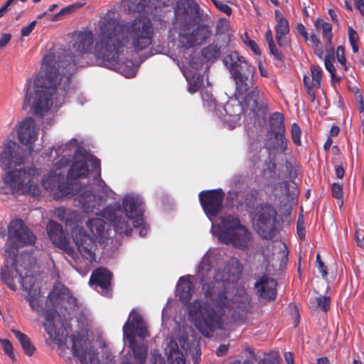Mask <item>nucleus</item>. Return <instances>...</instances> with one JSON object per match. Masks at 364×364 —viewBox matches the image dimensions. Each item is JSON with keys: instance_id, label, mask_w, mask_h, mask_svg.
I'll use <instances>...</instances> for the list:
<instances>
[{"instance_id": "f257e3e1", "label": "nucleus", "mask_w": 364, "mask_h": 364, "mask_svg": "<svg viewBox=\"0 0 364 364\" xmlns=\"http://www.w3.org/2000/svg\"><path fill=\"white\" fill-rule=\"evenodd\" d=\"M154 28L149 18H136L120 21L106 16L100 22L99 32L94 46L98 64L116 70L127 77L135 75L132 61H122L120 55L128 49L139 53L153 43Z\"/></svg>"}, {"instance_id": "f03ea898", "label": "nucleus", "mask_w": 364, "mask_h": 364, "mask_svg": "<svg viewBox=\"0 0 364 364\" xmlns=\"http://www.w3.org/2000/svg\"><path fill=\"white\" fill-rule=\"evenodd\" d=\"M93 43L91 31L80 32L73 45L77 55L66 53L59 56L57 61L51 55H45L41 71L34 80V93H28V85L23 107L31 106L36 115L43 117L50 109L53 101L56 107L60 106L64 102L73 74L77 67L84 65L80 60L84 54L91 52Z\"/></svg>"}, {"instance_id": "7ed1b4c3", "label": "nucleus", "mask_w": 364, "mask_h": 364, "mask_svg": "<svg viewBox=\"0 0 364 364\" xmlns=\"http://www.w3.org/2000/svg\"><path fill=\"white\" fill-rule=\"evenodd\" d=\"M202 291L205 301L195 300L188 306V318L196 328L205 338L213 336L225 323L236 321L251 308V298L240 289L228 299L227 282L214 278L209 282L201 279Z\"/></svg>"}, {"instance_id": "20e7f679", "label": "nucleus", "mask_w": 364, "mask_h": 364, "mask_svg": "<svg viewBox=\"0 0 364 364\" xmlns=\"http://www.w3.org/2000/svg\"><path fill=\"white\" fill-rule=\"evenodd\" d=\"M169 33H176L179 46L190 49L205 43L211 36L209 26L200 23L202 14L195 0H178Z\"/></svg>"}, {"instance_id": "39448f33", "label": "nucleus", "mask_w": 364, "mask_h": 364, "mask_svg": "<svg viewBox=\"0 0 364 364\" xmlns=\"http://www.w3.org/2000/svg\"><path fill=\"white\" fill-rule=\"evenodd\" d=\"M72 152H73V161L67 174V182L73 184L74 188L77 189L78 192L87 191L94 194L88 186H79L78 183L75 181L79 178L86 177L89 173L87 163L90 162L91 165L93 164L94 159H98L84 148L79 146L77 139H73L69 142L58 146L55 149V153L58 156L63 155L60 161L56 163V168L67 166L70 163Z\"/></svg>"}, {"instance_id": "423d86ee", "label": "nucleus", "mask_w": 364, "mask_h": 364, "mask_svg": "<svg viewBox=\"0 0 364 364\" xmlns=\"http://www.w3.org/2000/svg\"><path fill=\"white\" fill-rule=\"evenodd\" d=\"M42 185L45 189L53 191L58 190L63 196H75V201L77 206L85 213H93L100 210L104 198L87 191L78 192L74 188L73 184L65 181L63 176L50 172L42 179Z\"/></svg>"}, {"instance_id": "0eeeda50", "label": "nucleus", "mask_w": 364, "mask_h": 364, "mask_svg": "<svg viewBox=\"0 0 364 364\" xmlns=\"http://www.w3.org/2000/svg\"><path fill=\"white\" fill-rule=\"evenodd\" d=\"M123 335L129 341V347L133 353V360L128 358L127 359L134 364H145L148 355V346L146 343H137L136 337L144 339L149 337L150 334L142 316L134 309L131 311L128 320L123 326Z\"/></svg>"}, {"instance_id": "6e6552de", "label": "nucleus", "mask_w": 364, "mask_h": 364, "mask_svg": "<svg viewBox=\"0 0 364 364\" xmlns=\"http://www.w3.org/2000/svg\"><path fill=\"white\" fill-rule=\"evenodd\" d=\"M218 230L215 235L221 242L232 245L240 250L247 249L252 241L251 232L236 215L222 217Z\"/></svg>"}, {"instance_id": "1a4fd4ad", "label": "nucleus", "mask_w": 364, "mask_h": 364, "mask_svg": "<svg viewBox=\"0 0 364 364\" xmlns=\"http://www.w3.org/2000/svg\"><path fill=\"white\" fill-rule=\"evenodd\" d=\"M278 213L274 205L262 203L250 212V217L255 230L266 240H272L277 230Z\"/></svg>"}, {"instance_id": "9d476101", "label": "nucleus", "mask_w": 364, "mask_h": 364, "mask_svg": "<svg viewBox=\"0 0 364 364\" xmlns=\"http://www.w3.org/2000/svg\"><path fill=\"white\" fill-rule=\"evenodd\" d=\"M8 230L9 237L14 240L6 245L4 256L6 260L9 259L16 264L20 245H32L36 242V237L21 219L11 220Z\"/></svg>"}, {"instance_id": "9b49d317", "label": "nucleus", "mask_w": 364, "mask_h": 364, "mask_svg": "<svg viewBox=\"0 0 364 364\" xmlns=\"http://www.w3.org/2000/svg\"><path fill=\"white\" fill-rule=\"evenodd\" d=\"M242 108L245 112H250L254 117L255 124L262 127L266 122L268 114L267 100L263 92L257 87L253 88L244 97Z\"/></svg>"}, {"instance_id": "f8f14e48", "label": "nucleus", "mask_w": 364, "mask_h": 364, "mask_svg": "<svg viewBox=\"0 0 364 364\" xmlns=\"http://www.w3.org/2000/svg\"><path fill=\"white\" fill-rule=\"evenodd\" d=\"M33 172L31 168L8 171L2 180L13 191L29 193L37 188L33 181Z\"/></svg>"}, {"instance_id": "ddd939ff", "label": "nucleus", "mask_w": 364, "mask_h": 364, "mask_svg": "<svg viewBox=\"0 0 364 364\" xmlns=\"http://www.w3.org/2000/svg\"><path fill=\"white\" fill-rule=\"evenodd\" d=\"M225 193L222 189L203 191L199 195V200L206 215L215 218L221 211Z\"/></svg>"}, {"instance_id": "4468645a", "label": "nucleus", "mask_w": 364, "mask_h": 364, "mask_svg": "<svg viewBox=\"0 0 364 364\" xmlns=\"http://www.w3.org/2000/svg\"><path fill=\"white\" fill-rule=\"evenodd\" d=\"M102 215L109 220L114 225L115 231L119 234L131 235L133 228L132 218L120 210V205H117L114 209L107 206L102 210Z\"/></svg>"}, {"instance_id": "2eb2a0df", "label": "nucleus", "mask_w": 364, "mask_h": 364, "mask_svg": "<svg viewBox=\"0 0 364 364\" xmlns=\"http://www.w3.org/2000/svg\"><path fill=\"white\" fill-rule=\"evenodd\" d=\"M72 237L82 258L89 262H92L95 259L96 242L82 228L73 230Z\"/></svg>"}, {"instance_id": "dca6fc26", "label": "nucleus", "mask_w": 364, "mask_h": 364, "mask_svg": "<svg viewBox=\"0 0 364 364\" xmlns=\"http://www.w3.org/2000/svg\"><path fill=\"white\" fill-rule=\"evenodd\" d=\"M24 162L21 147L14 141L9 140L4 144L0 151V167L6 171L13 166L21 165Z\"/></svg>"}, {"instance_id": "f3484780", "label": "nucleus", "mask_w": 364, "mask_h": 364, "mask_svg": "<svg viewBox=\"0 0 364 364\" xmlns=\"http://www.w3.org/2000/svg\"><path fill=\"white\" fill-rule=\"evenodd\" d=\"M223 63L229 69L231 75H245L247 71L250 75L255 74V67L237 51L230 52L223 59Z\"/></svg>"}, {"instance_id": "a211bd4d", "label": "nucleus", "mask_w": 364, "mask_h": 364, "mask_svg": "<svg viewBox=\"0 0 364 364\" xmlns=\"http://www.w3.org/2000/svg\"><path fill=\"white\" fill-rule=\"evenodd\" d=\"M50 300L54 305L62 306L65 309L75 310L79 308L78 300L70 290L64 285L55 287L49 294Z\"/></svg>"}, {"instance_id": "6ab92c4d", "label": "nucleus", "mask_w": 364, "mask_h": 364, "mask_svg": "<svg viewBox=\"0 0 364 364\" xmlns=\"http://www.w3.org/2000/svg\"><path fill=\"white\" fill-rule=\"evenodd\" d=\"M141 206L142 200L137 196H126L123 198L122 207L125 210L124 213L132 218L134 228L143 224L144 210Z\"/></svg>"}, {"instance_id": "aec40b11", "label": "nucleus", "mask_w": 364, "mask_h": 364, "mask_svg": "<svg viewBox=\"0 0 364 364\" xmlns=\"http://www.w3.org/2000/svg\"><path fill=\"white\" fill-rule=\"evenodd\" d=\"M113 274L108 269L102 267L95 269L91 274L89 284L100 287L102 294L110 297L112 296L111 281Z\"/></svg>"}, {"instance_id": "412c9836", "label": "nucleus", "mask_w": 364, "mask_h": 364, "mask_svg": "<svg viewBox=\"0 0 364 364\" xmlns=\"http://www.w3.org/2000/svg\"><path fill=\"white\" fill-rule=\"evenodd\" d=\"M277 284L275 279L263 275L255 283L254 289L259 298L272 301L277 296Z\"/></svg>"}, {"instance_id": "4be33fe9", "label": "nucleus", "mask_w": 364, "mask_h": 364, "mask_svg": "<svg viewBox=\"0 0 364 364\" xmlns=\"http://www.w3.org/2000/svg\"><path fill=\"white\" fill-rule=\"evenodd\" d=\"M18 136L21 144L31 148L37 138L36 124L33 118L26 117L20 123Z\"/></svg>"}, {"instance_id": "5701e85b", "label": "nucleus", "mask_w": 364, "mask_h": 364, "mask_svg": "<svg viewBox=\"0 0 364 364\" xmlns=\"http://www.w3.org/2000/svg\"><path fill=\"white\" fill-rule=\"evenodd\" d=\"M289 141L286 137V133H273L264 144V148L269 154L278 152L285 154L288 149Z\"/></svg>"}, {"instance_id": "b1692460", "label": "nucleus", "mask_w": 364, "mask_h": 364, "mask_svg": "<svg viewBox=\"0 0 364 364\" xmlns=\"http://www.w3.org/2000/svg\"><path fill=\"white\" fill-rule=\"evenodd\" d=\"M274 15L277 21L275 26L277 43L280 47H284L287 44L284 36L290 31L289 21L278 9L275 10Z\"/></svg>"}, {"instance_id": "393cba45", "label": "nucleus", "mask_w": 364, "mask_h": 364, "mask_svg": "<svg viewBox=\"0 0 364 364\" xmlns=\"http://www.w3.org/2000/svg\"><path fill=\"white\" fill-rule=\"evenodd\" d=\"M73 353L82 364H98L99 360L95 350L91 348H84L82 343L74 341L73 343Z\"/></svg>"}, {"instance_id": "a878e982", "label": "nucleus", "mask_w": 364, "mask_h": 364, "mask_svg": "<svg viewBox=\"0 0 364 364\" xmlns=\"http://www.w3.org/2000/svg\"><path fill=\"white\" fill-rule=\"evenodd\" d=\"M56 315L57 312L55 310H46L44 313L45 322L43 323V326L49 338L56 343L60 344L62 343V338H59L57 334V328L55 323Z\"/></svg>"}, {"instance_id": "bb28decb", "label": "nucleus", "mask_w": 364, "mask_h": 364, "mask_svg": "<svg viewBox=\"0 0 364 364\" xmlns=\"http://www.w3.org/2000/svg\"><path fill=\"white\" fill-rule=\"evenodd\" d=\"M47 232L50 240L55 246H66L67 237L60 224L53 220L49 221L47 225Z\"/></svg>"}, {"instance_id": "cd10ccee", "label": "nucleus", "mask_w": 364, "mask_h": 364, "mask_svg": "<svg viewBox=\"0 0 364 364\" xmlns=\"http://www.w3.org/2000/svg\"><path fill=\"white\" fill-rule=\"evenodd\" d=\"M194 285L190 279L181 277L176 285V296L183 304L189 303L192 298Z\"/></svg>"}, {"instance_id": "c85d7f7f", "label": "nucleus", "mask_w": 364, "mask_h": 364, "mask_svg": "<svg viewBox=\"0 0 364 364\" xmlns=\"http://www.w3.org/2000/svg\"><path fill=\"white\" fill-rule=\"evenodd\" d=\"M14 272L18 273L16 264L14 262H9L6 260L0 269V279L2 283L6 284L11 290L16 291V285L14 283Z\"/></svg>"}, {"instance_id": "c756f323", "label": "nucleus", "mask_w": 364, "mask_h": 364, "mask_svg": "<svg viewBox=\"0 0 364 364\" xmlns=\"http://www.w3.org/2000/svg\"><path fill=\"white\" fill-rule=\"evenodd\" d=\"M236 86L235 95H242L254 85V75L247 71L245 75H232Z\"/></svg>"}, {"instance_id": "7c9ffc66", "label": "nucleus", "mask_w": 364, "mask_h": 364, "mask_svg": "<svg viewBox=\"0 0 364 364\" xmlns=\"http://www.w3.org/2000/svg\"><path fill=\"white\" fill-rule=\"evenodd\" d=\"M58 217L67 226L77 224L80 220V214L70 208H60L57 210Z\"/></svg>"}, {"instance_id": "2f4dec72", "label": "nucleus", "mask_w": 364, "mask_h": 364, "mask_svg": "<svg viewBox=\"0 0 364 364\" xmlns=\"http://www.w3.org/2000/svg\"><path fill=\"white\" fill-rule=\"evenodd\" d=\"M13 334L15 336L27 356H32L36 350V348L31 342V338L25 333L18 330H12Z\"/></svg>"}, {"instance_id": "473e14b6", "label": "nucleus", "mask_w": 364, "mask_h": 364, "mask_svg": "<svg viewBox=\"0 0 364 364\" xmlns=\"http://www.w3.org/2000/svg\"><path fill=\"white\" fill-rule=\"evenodd\" d=\"M270 132L273 133H286L284 114L275 112L269 117Z\"/></svg>"}, {"instance_id": "72a5a7b5", "label": "nucleus", "mask_w": 364, "mask_h": 364, "mask_svg": "<svg viewBox=\"0 0 364 364\" xmlns=\"http://www.w3.org/2000/svg\"><path fill=\"white\" fill-rule=\"evenodd\" d=\"M86 225L96 237H105L106 223L103 219L98 218L89 219Z\"/></svg>"}, {"instance_id": "f704fd0d", "label": "nucleus", "mask_w": 364, "mask_h": 364, "mask_svg": "<svg viewBox=\"0 0 364 364\" xmlns=\"http://www.w3.org/2000/svg\"><path fill=\"white\" fill-rule=\"evenodd\" d=\"M203 105L208 108L210 112H213L216 115H218V112L225 109L224 107L218 104L216 100L213 97V95L207 91L201 93Z\"/></svg>"}, {"instance_id": "c9c22d12", "label": "nucleus", "mask_w": 364, "mask_h": 364, "mask_svg": "<svg viewBox=\"0 0 364 364\" xmlns=\"http://www.w3.org/2000/svg\"><path fill=\"white\" fill-rule=\"evenodd\" d=\"M261 147L257 144H252L247 159V166L250 169H256L259 167V163L262 161Z\"/></svg>"}, {"instance_id": "e433bc0d", "label": "nucleus", "mask_w": 364, "mask_h": 364, "mask_svg": "<svg viewBox=\"0 0 364 364\" xmlns=\"http://www.w3.org/2000/svg\"><path fill=\"white\" fill-rule=\"evenodd\" d=\"M220 54V48L216 44H210L201 50L202 56L207 60L217 59Z\"/></svg>"}, {"instance_id": "4c0bfd02", "label": "nucleus", "mask_w": 364, "mask_h": 364, "mask_svg": "<svg viewBox=\"0 0 364 364\" xmlns=\"http://www.w3.org/2000/svg\"><path fill=\"white\" fill-rule=\"evenodd\" d=\"M91 168L92 171H95L93 180L97 183V185L102 188V191L106 193L107 187L105 182L101 178L100 160L94 159L93 164H91Z\"/></svg>"}, {"instance_id": "58836bf2", "label": "nucleus", "mask_w": 364, "mask_h": 364, "mask_svg": "<svg viewBox=\"0 0 364 364\" xmlns=\"http://www.w3.org/2000/svg\"><path fill=\"white\" fill-rule=\"evenodd\" d=\"M40 289H34L33 292H30L26 296V299L28 301L31 308L38 314L40 311V304L38 299L40 297Z\"/></svg>"}, {"instance_id": "ea45409f", "label": "nucleus", "mask_w": 364, "mask_h": 364, "mask_svg": "<svg viewBox=\"0 0 364 364\" xmlns=\"http://www.w3.org/2000/svg\"><path fill=\"white\" fill-rule=\"evenodd\" d=\"M322 69L318 65H313L311 67V85L313 87L318 89L321 87V81L322 78Z\"/></svg>"}, {"instance_id": "a19ab883", "label": "nucleus", "mask_w": 364, "mask_h": 364, "mask_svg": "<svg viewBox=\"0 0 364 364\" xmlns=\"http://www.w3.org/2000/svg\"><path fill=\"white\" fill-rule=\"evenodd\" d=\"M20 282L22 286V289L29 294L33 292L34 289H37L35 287V279L33 277H23L20 274Z\"/></svg>"}, {"instance_id": "79ce46f5", "label": "nucleus", "mask_w": 364, "mask_h": 364, "mask_svg": "<svg viewBox=\"0 0 364 364\" xmlns=\"http://www.w3.org/2000/svg\"><path fill=\"white\" fill-rule=\"evenodd\" d=\"M333 60H334V56L333 57L325 56L324 65H325L326 69L331 73V79L333 81L339 82V81H341L342 77L336 76V68L333 63Z\"/></svg>"}, {"instance_id": "37998d69", "label": "nucleus", "mask_w": 364, "mask_h": 364, "mask_svg": "<svg viewBox=\"0 0 364 364\" xmlns=\"http://www.w3.org/2000/svg\"><path fill=\"white\" fill-rule=\"evenodd\" d=\"M168 364H186L184 355L178 350H171L168 356Z\"/></svg>"}, {"instance_id": "c03bdc74", "label": "nucleus", "mask_w": 364, "mask_h": 364, "mask_svg": "<svg viewBox=\"0 0 364 364\" xmlns=\"http://www.w3.org/2000/svg\"><path fill=\"white\" fill-rule=\"evenodd\" d=\"M316 28H321L323 38L333 37L332 26L331 23L323 21L321 18H318L315 22Z\"/></svg>"}, {"instance_id": "a18cd8bd", "label": "nucleus", "mask_w": 364, "mask_h": 364, "mask_svg": "<svg viewBox=\"0 0 364 364\" xmlns=\"http://www.w3.org/2000/svg\"><path fill=\"white\" fill-rule=\"evenodd\" d=\"M313 44V48L315 54L321 59L323 55V47L319 38L315 34L311 33L309 38Z\"/></svg>"}, {"instance_id": "49530a36", "label": "nucleus", "mask_w": 364, "mask_h": 364, "mask_svg": "<svg viewBox=\"0 0 364 364\" xmlns=\"http://www.w3.org/2000/svg\"><path fill=\"white\" fill-rule=\"evenodd\" d=\"M259 196V191L256 189L250 190L246 195L245 198V203L247 205V207L249 209L253 210L254 208H255V202L258 199Z\"/></svg>"}, {"instance_id": "de8ad7c7", "label": "nucleus", "mask_w": 364, "mask_h": 364, "mask_svg": "<svg viewBox=\"0 0 364 364\" xmlns=\"http://www.w3.org/2000/svg\"><path fill=\"white\" fill-rule=\"evenodd\" d=\"M316 307L323 312L329 310L331 304V298L328 296H319L315 299Z\"/></svg>"}, {"instance_id": "09e8293b", "label": "nucleus", "mask_w": 364, "mask_h": 364, "mask_svg": "<svg viewBox=\"0 0 364 364\" xmlns=\"http://www.w3.org/2000/svg\"><path fill=\"white\" fill-rule=\"evenodd\" d=\"M301 130L299 126L296 123H293L291 125V136L296 146H299L301 145Z\"/></svg>"}, {"instance_id": "8fccbe9b", "label": "nucleus", "mask_w": 364, "mask_h": 364, "mask_svg": "<svg viewBox=\"0 0 364 364\" xmlns=\"http://www.w3.org/2000/svg\"><path fill=\"white\" fill-rule=\"evenodd\" d=\"M331 192L333 197L341 201L340 206L341 207L343 204V192L342 185L338 183H333L331 185Z\"/></svg>"}, {"instance_id": "3c124183", "label": "nucleus", "mask_w": 364, "mask_h": 364, "mask_svg": "<svg viewBox=\"0 0 364 364\" xmlns=\"http://www.w3.org/2000/svg\"><path fill=\"white\" fill-rule=\"evenodd\" d=\"M336 58L338 63L341 65L343 70L345 71H348L349 70V66L348 65L346 58L345 56V49L342 46H339L336 50Z\"/></svg>"}, {"instance_id": "603ef678", "label": "nucleus", "mask_w": 364, "mask_h": 364, "mask_svg": "<svg viewBox=\"0 0 364 364\" xmlns=\"http://www.w3.org/2000/svg\"><path fill=\"white\" fill-rule=\"evenodd\" d=\"M348 39L350 44L352 47L353 52L354 53H358V36L356 33V31L352 28H348Z\"/></svg>"}, {"instance_id": "864d4df0", "label": "nucleus", "mask_w": 364, "mask_h": 364, "mask_svg": "<svg viewBox=\"0 0 364 364\" xmlns=\"http://www.w3.org/2000/svg\"><path fill=\"white\" fill-rule=\"evenodd\" d=\"M151 0H134V11L137 13H143L146 11Z\"/></svg>"}, {"instance_id": "5fc2aeb1", "label": "nucleus", "mask_w": 364, "mask_h": 364, "mask_svg": "<svg viewBox=\"0 0 364 364\" xmlns=\"http://www.w3.org/2000/svg\"><path fill=\"white\" fill-rule=\"evenodd\" d=\"M211 1L220 11L223 12L228 16H230L232 14V9L223 1L219 0H211Z\"/></svg>"}, {"instance_id": "6e6d98bb", "label": "nucleus", "mask_w": 364, "mask_h": 364, "mask_svg": "<svg viewBox=\"0 0 364 364\" xmlns=\"http://www.w3.org/2000/svg\"><path fill=\"white\" fill-rule=\"evenodd\" d=\"M0 342L3 346L4 353L11 359L14 358L12 343L7 339H1Z\"/></svg>"}, {"instance_id": "4d7b16f0", "label": "nucleus", "mask_w": 364, "mask_h": 364, "mask_svg": "<svg viewBox=\"0 0 364 364\" xmlns=\"http://www.w3.org/2000/svg\"><path fill=\"white\" fill-rule=\"evenodd\" d=\"M296 231L298 236L301 240L306 238V230L303 218H299L296 225Z\"/></svg>"}, {"instance_id": "13d9d810", "label": "nucleus", "mask_w": 364, "mask_h": 364, "mask_svg": "<svg viewBox=\"0 0 364 364\" xmlns=\"http://www.w3.org/2000/svg\"><path fill=\"white\" fill-rule=\"evenodd\" d=\"M332 38H333V37H328V38H323L324 40H326V44H325L326 52V56H328V57L334 56V46L332 43Z\"/></svg>"}, {"instance_id": "bf43d9fd", "label": "nucleus", "mask_w": 364, "mask_h": 364, "mask_svg": "<svg viewBox=\"0 0 364 364\" xmlns=\"http://www.w3.org/2000/svg\"><path fill=\"white\" fill-rule=\"evenodd\" d=\"M269 49L270 53L274 57L275 59H277L281 63L284 62V55L282 52L279 51V50L276 47L275 43L273 44V46H269Z\"/></svg>"}, {"instance_id": "052dcab7", "label": "nucleus", "mask_w": 364, "mask_h": 364, "mask_svg": "<svg viewBox=\"0 0 364 364\" xmlns=\"http://www.w3.org/2000/svg\"><path fill=\"white\" fill-rule=\"evenodd\" d=\"M316 263H317V267L321 273L322 277L325 278L327 276V268L325 266L324 263L321 259V256L319 254H317L316 255Z\"/></svg>"}, {"instance_id": "680f3d73", "label": "nucleus", "mask_w": 364, "mask_h": 364, "mask_svg": "<svg viewBox=\"0 0 364 364\" xmlns=\"http://www.w3.org/2000/svg\"><path fill=\"white\" fill-rule=\"evenodd\" d=\"M244 43L251 49V50L256 55H260L261 51L258 45L253 40L245 41L242 36Z\"/></svg>"}, {"instance_id": "e2e57ef3", "label": "nucleus", "mask_w": 364, "mask_h": 364, "mask_svg": "<svg viewBox=\"0 0 364 364\" xmlns=\"http://www.w3.org/2000/svg\"><path fill=\"white\" fill-rule=\"evenodd\" d=\"M66 246L63 247L60 245H58L57 247L63 251H65V253H67L69 256H70L72 258L77 257V255L76 252L74 250V249L70 246L69 242L68 239H66Z\"/></svg>"}, {"instance_id": "0e129e2a", "label": "nucleus", "mask_w": 364, "mask_h": 364, "mask_svg": "<svg viewBox=\"0 0 364 364\" xmlns=\"http://www.w3.org/2000/svg\"><path fill=\"white\" fill-rule=\"evenodd\" d=\"M66 246L63 247L60 245H58L57 247L63 251H65V253H67L69 256H70L72 258L77 257V255L76 252L74 250V249L70 246L69 242L68 239H66Z\"/></svg>"}, {"instance_id": "69168bd1", "label": "nucleus", "mask_w": 364, "mask_h": 364, "mask_svg": "<svg viewBox=\"0 0 364 364\" xmlns=\"http://www.w3.org/2000/svg\"><path fill=\"white\" fill-rule=\"evenodd\" d=\"M36 21L34 20L31 21L28 26H23L21 31V36H28L36 26Z\"/></svg>"}, {"instance_id": "338daca9", "label": "nucleus", "mask_w": 364, "mask_h": 364, "mask_svg": "<svg viewBox=\"0 0 364 364\" xmlns=\"http://www.w3.org/2000/svg\"><path fill=\"white\" fill-rule=\"evenodd\" d=\"M151 364H166V361L160 353L154 351L151 355Z\"/></svg>"}, {"instance_id": "774afa93", "label": "nucleus", "mask_w": 364, "mask_h": 364, "mask_svg": "<svg viewBox=\"0 0 364 364\" xmlns=\"http://www.w3.org/2000/svg\"><path fill=\"white\" fill-rule=\"evenodd\" d=\"M297 32L303 37L305 41L309 40V36L306 27L302 23H297L296 26Z\"/></svg>"}]
</instances>
